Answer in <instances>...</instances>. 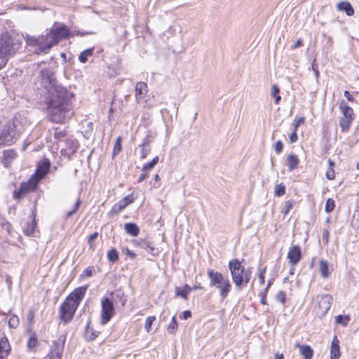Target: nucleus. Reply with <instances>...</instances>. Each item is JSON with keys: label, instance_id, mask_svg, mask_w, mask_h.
Here are the masks:
<instances>
[{"label": "nucleus", "instance_id": "obj_1", "mask_svg": "<svg viewBox=\"0 0 359 359\" xmlns=\"http://www.w3.org/2000/svg\"><path fill=\"white\" fill-rule=\"evenodd\" d=\"M39 79L48 93L46 103L49 120L57 123L69 120L73 114L74 93L57 83L50 68L42 69Z\"/></svg>", "mask_w": 359, "mask_h": 359}, {"label": "nucleus", "instance_id": "obj_2", "mask_svg": "<svg viewBox=\"0 0 359 359\" xmlns=\"http://www.w3.org/2000/svg\"><path fill=\"white\" fill-rule=\"evenodd\" d=\"M50 161L46 159L40 162L34 175L25 182H22L18 191L13 193L14 198H20L23 195L29 191H34L39 182L48 173L50 169Z\"/></svg>", "mask_w": 359, "mask_h": 359}, {"label": "nucleus", "instance_id": "obj_3", "mask_svg": "<svg viewBox=\"0 0 359 359\" xmlns=\"http://www.w3.org/2000/svg\"><path fill=\"white\" fill-rule=\"evenodd\" d=\"M228 268L236 287L238 290H242L250 281L251 269L250 268L245 269L241 262L237 259L230 260L228 263Z\"/></svg>", "mask_w": 359, "mask_h": 359}, {"label": "nucleus", "instance_id": "obj_4", "mask_svg": "<svg viewBox=\"0 0 359 359\" xmlns=\"http://www.w3.org/2000/svg\"><path fill=\"white\" fill-rule=\"evenodd\" d=\"M25 41L27 46H37L34 51L37 54L46 53L53 46L57 44L56 36L50 31L46 35L39 36L27 35Z\"/></svg>", "mask_w": 359, "mask_h": 359}, {"label": "nucleus", "instance_id": "obj_5", "mask_svg": "<svg viewBox=\"0 0 359 359\" xmlns=\"http://www.w3.org/2000/svg\"><path fill=\"white\" fill-rule=\"evenodd\" d=\"M207 274L210 280V286L217 289L220 297L224 299L231 290V284L228 277L212 269H208Z\"/></svg>", "mask_w": 359, "mask_h": 359}, {"label": "nucleus", "instance_id": "obj_6", "mask_svg": "<svg viewBox=\"0 0 359 359\" xmlns=\"http://www.w3.org/2000/svg\"><path fill=\"white\" fill-rule=\"evenodd\" d=\"M22 126L18 120L9 121L1 130L0 145H11L14 143L22 132Z\"/></svg>", "mask_w": 359, "mask_h": 359}, {"label": "nucleus", "instance_id": "obj_7", "mask_svg": "<svg viewBox=\"0 0 359 359\" xmlns=\"http://www.w3.org/2000/svg\"><path fill=\"white\" fill-rule=\"evenodd\" d=\"M20 48V43L18 39L8 34L4 35L0 39V59L5 63L8 56L15 54Z\"/></svg>", "mask_w": 359, "mask_h": 359}, {"label": "nucleus", "instance_id": "obj_8", "mask_svg": "<svg viewBox=\"0 0 359 359\" xmlns=\"http://www.w3.org/2000/svg\"><path fill=\"white\" fill-rule=\"evenodd\" d=\"M101 323L107 324L114 314L115 309L114 302L108 297H104L101 301Z\"/></svg>", "mask_w": 359, "mask_h": 359}, {"label": "nucleus", "instance_id": "obj_9", "mask_svg": "<svg viewBox=\"0 0 359 359\" xmlns=\"http://www.w3.org/2000/svg\"><path fill=\"white\" fill-rule=\"evenodd\" d=\"M78 308V304L71 303L66 300L61 304L60 309V317L65 324L69 323L74 315Z\"/></svg>", "mask_w": 359, "mask_h": 359}, {"label": "nucleus", "instance_id": "obj_10", "mask_svg": "<svg viewBox=\"0 0 359 359\" xmlns=\"http://www.w3.org/2000/svg\"><path fill=\"white\" fill-rule=\"evenodd\" d=\"M66 337L61 335L57 340L53 341L50 352L48 355L49 359H61L65 348Z\"/></svg>", "mask_w": 359, "mask_h": 359}, {"label": "nucleus", "instance_id": "obj_11", "mask_svg": "<svg viewBox=\"0 0 359 359\" xmlns=\"http://www.w3.org/2000/svg\"><path fill=\"white\" fill-rule=\"evenodd\" d=\"M88 286H82L76 288L67 298L66 300H69L71 303L78 304V306L80 304V302L83 299Z\"/></svg>", "mask_w": 359, "mask_h": 359}, {"label": "nucleus", "instance_id": "obj_12", "mask_svg": "<svg viewBox=\"0 0 359 359\" xmlns=\"http://www.w3.org/2000/svg\"><path fill=\"white\" fill-rule=\"evenodd\" d=\"M316 299L318 302L319 309L322 313H326L330 309L332 303V297L330 294L318 296Z\"/></svg>", "mask_w": 359, "mask_h": 359}, {"label": "nucleus", "instance_id": "obj_13", "mask_svg": "<svg viewBox=\"0 0 359 359\" xmlns=\"http://www.w3.org/2000/svg\"><path fill=\"white\" fill-rule=\"evenodd\" d=\"M134 201L133 195H128L115 203L111 210V212L117 214L126 208L129 204Z\"/></svg>", "mask_w": 359, "mask_h": 359}, {"label": "nucleus", "instance_id": "obj_14", "mask_svg": "<svg viewBox=\"0 0 359 359\" xmlns=\"http://www.w3.org/2000/svg\"><path fill=\"white\" fill-rule=\"evenodd\" d=\"M287 258L292 265L297 264L302 258V251L299 246H292L287 253Z\"/></svg>", "mask_w": 359, "mask_h": 359}, {"label": "nucleus", "instance_id": "obj_15", "mask_svg": "<svg viewBox=\"0 0 359 359\" xmlns=\"http://www.w3.org/2000/svg\"><path fill=\"white\" fill-rule=\"evenodd\" d=\"M50 32L55 34L57 39V43L60 40L67 38L70 34L69 29L65 25L57 27L54 29H52Z\"/></svg>", "mask_w": 359, "mask_h": 359}, {"label": "nucleus", "instance_id": "obj_16", "mask_svg": "<svg viewBox=\"0 0 359 359\" xmlns=\"http://www.w3.org/2000/svg\"><path fill=\"white\" fill-rule=\"evenodd\" d=\"M11 350L8 338L4 336L0 340V358L4 359L10 353Z\"/></svg>", "mask_w": 359, "mask_h": 359}, {"label": "nucleus", "instance_id": "obj_17", "mask_svg": "<svg viewBox=\"0 0 359 359\" xmlns=\"http://www.w3.org/2000/svg\"><path fill=\"white\" fill-rule=\"evenodd\" d=\"M151 136L150 134H148L147 137L143 139L142 144L140 145L141 147L140 158L142 159H144L150 152V143L151 142Z\"/></svg>", "mask_w": 359, "mask_h": 359}, {"label": "nucleus", "instance_id": "obj_18", "mask_svg": "<svg viewBox=\"0 0 359 359\" xmlns=\"http://www.w3.org/2000/svg\"><path fill=\"white\" fill-rule=\"evenodd\" d=\"M295 347L299 348V353L304 359H312L313 356V350L310 346L301 345L299 343H296Z\"/></svg>", "mask_w": 359, "mask_h": 359}, {"label": "nucleus", "instance_id": "obj_19", "mask_svg": "<svg viewBox=\"0 0 359 359\" xmlns=\"http://www.w3.org/2000/svg\"><path fill=\"white\" fill-rule=\"evenodd\" d=\"M339 341L337 336H334L330 346V359H339Z\"/></svg>", "mask_w": 359, "mask_h": 359}, {"label": "nucleus", "instance_id": "obj_20", "mask_svg": "<svg viewBox=\"0 0 359 359\" xmlns=\"http://www.w3.org/2000/svg\"><path fill=\"white\" fill-rule=\"evenodd\" d=\"M147 85L144 82H137L135 86V96L138 101L147 93Z\"/></svg>", "mask_w": 359, "mask_h": 359}, {"label": "nucleus", "instance_id": "obj_21", "mask_svg": "<svg viewBox=\"0 0 359 359\" xmlns=\"http://www.w3.org/2000/svg\"><path fill=\"white\" fill-rule=\"evenodd\" d=\"M337 8L339 11L345 12L348 16H352L354 14V9L353 6L347 1L338 3Z\"/></svg>", "mask_w": 359, "mask_h": 359}, {"label": "nucleus", "instance_id": "obj_22", "mask_svg": "<svg viewBox=\"0 0 359 359\" xmlns=\"http://www.w3.org/2000/svg\"><path fill=\"white\" fill-rule=\"evenodd\" d=\"M299 163V160L297 155L294 154H290L286 158V164L290 171H292L296 169Z\"/></svg>", "mask_w": 359, "mask_h": 359}, {"label": "nucleus", "instance_id": "obj_23", "mask_svg": "<svg viewBox=\"0 0 359 359\" xmlns=\"http://www.w3.org/2000/svg\"><path fill=\"white\" fill-rule=\"evenodd\" d=\"M124 229L128 234L133 236H137L140 233V229L137 225L132 222L125 224Z\"/></svg>", "mask_w": 359, "mask_h": 359}, {"label": "nucleus", "instance_id": "obj_24", "mask_svg": "<svg viewBox=\"0 0 359 359\" xmlns=\"http://www.w3.org/2000/svg\"><path fill=\"white\" fill-rule=\"evenodd\" d=\"M319 271L324 278L330 276L329 263L327 261L321 259L319 264Z\"/></svg>", "mask_w": 359, "mask_h": 359}, {"label": "nucleus", "instance_id": "obj_25", "mask_svg": "<svg viewBox=\"0 0 359 359\" xmlns=\"http://www.w3.org/2000/svg\"><path fill=\"white\" fill-rule=\"evenodd\" d=\"M99 334V332L94 330L90 327V322L86 325L85 330V337L88 341H93L95 339Z\"/></svg>", "mask_w": 359, "mask_h": 359}, {"label": "nucleus", "instance_id": "obj_26", "mask_svg": "<svg viewBox=\"0 0 359 359\" xmlns=\"http://www.w3.org/2000/svg\"><path fill=\"white\" fill-rule=\"evenodd\" d=\"M191 292V287L185 284L182 288L177 287L175 290V294L182 297L184 300L188 299V294Z\"/></svg>", "mask_w": 359, "mask_h": 359}, {"label": "nucleus", "instance_id": "obj_27", "mask_svg": "<svg viewBox=\"0 0 359 359\" xmlns=\"http://www.w3.org/2000/svg\"><path fill=\"white\" fill-rule=\"evenodd\" d=\"M139 245L144 249L145 250H147L148 252H149L151 255H152L153 256H156L158 254L159 251L158 250V248H156L154 247H153L152 245H151V244L147 241H142Z\"/></svg>", "mask_w": 359, "mask_h": 359}, {"label": "nucleus", "instance_id": "obj_28", "mask_svg": "<svg viewBox=\"0 0 359 359\" xmlns=\"http://www.w3.org/2000/svg\"><path fill=\"white\" fill-rule=\"evenodd\" d=\"M340 109L343 113V116L353 118V110L351 107H348L344 101L340 103Z\"/></svg>", "mask_w": 359, "mask_h": 359}, {"label": "nucleus", "instance_id": "obj_29", "mask_svg": "<svg viewBox=\"0 0 359 359\" xmlns=\"http://www.w3.org/2000/svg\"><path fill=\"white\" fill-rule=\"evenodd\" d=\"M38 338L35 332H32L27 340V346L29 351H32L38 345Z\"/></svg>", "mask_w": 359, "mask_h": 359}, {"label": "nucleus", "instance_id": "obj_30", "mask_svg": "<svg viewBox=\"0 0 359 359\" xmlns=\"http://www.w3.org/2000/svg\"><path fill=\"white\" fill-rule=\"evenodd\" d=\"M353 118L343 116L340 119L339 126L341 128L342 132H346L348 130Z\"/></svg>", "mask_w": 359, "mask_h": 359}, {"label": "nucleus", "instance_id": "obj_31", "mask_svg": "<svg viewBox=\"0 0 359 359\" xmlns=\"http://www.w3.org/2000/svg\"><path fill=\"white\" fill-rule=\"evenodd\" d=\"M66 135L67 132L65 128L57 127L54 129L53 136L55 140L61 141L66 137Z\"/></svg>", "mask_w": 359, "mask_h": 359}, {"label": "nucleus", "instance_id": "obj_32", "mask_svg": "<svg viewBox=\"0 0 359 359\" xmlns=\"http://www.w3.org/2000/svg\"><path fill=\"white\" fill-rule=\"evenodd\" d=\"M93 48H88L83 52H81L79 57V60L81 63H85L88 60V57L91 56L93 53Z\"/></svg>", "mask_w": 359, "mask_h": 359}, {"label": "nucleus", "instance_id": "obj_33", "mask_svg": "<svg viewBox=\"0 0 359 359\" xmlns=\"http://www.w3.org/2000/svg\"><path fill=\"white\" fill-rule=\"evenodd\" d=\"M107 259L109 262L114 263L119 259L118 251L115 248H111L107 252Z\"/></svg>", "mask_w": 359, "mask_h": 359}, {"label": "nucleus", "instance_id": "obj_34", "mask_svg": "<svg viewBox=\"0 0 359 359\" xmlns=\"http://www.w3.org/2000/svg\"><path fill=\"white\" fill-rule=\"evenodd\" d=\"M280 89L278 86L276 84H273L271 87V95L275 98V103L278 104L281 100V97L279 95Z\"/></svg>", "mask_w": 359, "mask_h": 359}, {"label": "nucleus", "instance_id": "obj_35", "mask_svg": "<svg viewBox=\"0 0 359 359\" xmlns=\"http://www.w3.org/2000/svg\"><path fill=\"white\" fill-rule=\"evenodd\" d=\"M178 327V324L176 320V317L173 316L172 318L171 322L167 327V331L170 334H174L177 331Z\"/></svg>", "mask_w": 359, "mask_h": 359}, {"label": "nucleus", "instance_id": "obj_36", "mask_svg": "<svg viewBox=\"0 0 359 359\" xmlns=\"http://www.w3.org/2000/svg\"><path fill=\"white\" fill-rule=\"evenodd\" d=\"M159 160L158 156H155L151 162L144 165L142 168V172L149 171L154 168V167L158 163Z\"/></svg>", "mask_w": 359, "mask_h": 359}, {"label": "nucleus", "instance_id": "obj_37", "mask_svg": "<svg viewBox=\"0 0 359 359\" xmlns=\"http://www.w3.org/2000/svg\"><path fill=\"white\" fill-rule=\"evenodd\" d=\"M350 318L348 316L339 315L336 317V323L346 327L348 325Z\"/></svg>", "mask_w": 359, "mask_h": 359}, {"label": "nucleus", "instance_id": "obj_38", "mask_svg": "<svg viewBox=\"0 0 359 359\" xmlns=\"http://www.w3.org/2000/svg\"><path fill=\"white\" fill-rule=\"evenodd\" d=\"M1 226L4 230H5L8 234H12V226L11 224L4 219H2L0 222Z\"/></svg>", "mask_w": 359, "mask_h": 359}, {"label": "nucleus", "instance_id": "obj_39", "mask_svg": "<svg viewBox=\"0 0 359 359\" xmlns=\"http://www.w3.org/2000/svg\"><path fill=\"white\" fill-rule=\"evenodd\" d=\"M121 137H118L114 146L113 155H117L122 149L121 147Z\"/></svg>", "mask_w": 359, "mask_h": 359}, {"label": "nucleus", "instance_id": "obj_40", "mask_svg": "<svg viewBox=\"0 0 359 359\" xmlns=\"http://www.w3.org/2000/svg\"><path fill=\"white\" fill-rule=\"evenodd\" d=\"M8 323V326L11 328L18 327L19 325V323H20L18 317L15 315H13V316H11L9 318Z\"/></svg>", "mask_w": 359, "mask_h": 359}, {"label": "nucleus", "instance_id": "obj_41", "mask_svg": "<svg viewBox=\"0 0 359 359\" xmlns=\"http://www.w3.org/2000/svg\"><path fill=\"white\" fill-rule=\"evenodd\" d=\"M294 205V201L292 200L287 201L285 203V205L281 211V212L286 215L288 214V212L290 211V210L292 208Z\"/></svg>", "mask_w": 359, "mask_h": 359}, {"label": "nucleus", "instance_id": "obj_42", "mask_svg": "<svg viewBox=\"0 0 359 359\" xmlns=\"http://www.w3.org/2000/svg\"><path fill=\"white\" fill-rule=\"evenodd\" d=\"M285 193V186L280 183L278 185H276L275 188V195L277 196H281L284 195Z\"/></svg>", "mask_w": 359, "mask_h": 359}, {"label": "nucleus", "instance_id": "obj_43", "mask_svg": "<svg viewBox=\"0 0 359 359\" xmlns=\"http://www.w3.org/2000/svg\"><path fill=\"white\" fill-rule=\"evenodd\" d=\"M334 206H335V204H334V200L332 198H328L326 201V203H325V212H327L328 213L331 212L334 210Z\"/></svg>", "mask_w": 359, "mask_h": 359}, {"label": "nucleus", "instance_id": "obj_44", "mask_svg": "<svg viewBox=\"0 0 359 359\" xmlns=\"http://www.w3.org/2000/svg\"><path fill=\"white\" fill-rule=\"evenodd\" d=\"M36 226V222L34 219H33L30 224H28L27 227L25 229V233L30 236L34 233V229Z\"/></svg>", "mask_w": 359, "mask_h": 359}, {"label": "nucleus", "instance_id": "obj_45", "mask_svg": "<svg viewBox=\"0 0 359 359\" xmlns=\"http://www.w3.org/2000/svg\"><path fill=\"white\" fill-rule=\"evenodd\" d=\"M156 318L155 316H149L146 319L144 328L147 330V332H149L151 326L153 323V322L155 320Z\"/></svg>", "mask_w": 359, "mask_h": 359}, {"label": "nucleus", "instance_id": "obj_46", "mask_svg": "<svg viewBox=\"0 0 359 359\" xmlns=\"http://www.w3.org/2000/svg\"><path fill=\"white\" fill-rule=\"evenodd\" d=\"M276 301L281 302L283 304H285L286 301L285 292L283 291H279L276 296Z\"/></svg>", "mask_w": 359, "mask_h": 359}, {"label": "nucleus", "instance_id": "obj_47", "mask_svg": "<svg viewBox=\"0 0 359 359\" xmlns=\"http://www.w3.org/2000/svg\"><path fill=\"white\" fill-rule=\"evenodd\" d=\"M80 204H81V201L79 199H78L76 201V202L75 203L73 209L70 211L67 212L66 217L68 218V217H71L73 214H74L77 211L79 207L80 206Z\"/></svg>", "mask_w": 359, "mask_h": 359}, {"label": "nucleus", "instance_id": "obj_48", "mask_svg": "<svg viewBox=\"0 0 359 359\" xmlns=\"http://www.w3.org/2000/svg\"><path fill=\"white\" fill-rule=\"evenodd\" d=\"M95 272V269L93 266H88L87 267L83 273L81 274L82 277H90L93 275Z\"/></svg>", "mask_w": 359, "mask_h": 359}, {"label": "nucleus", "instance_id": "obj_49", "mask_svg": "<svg viewBox=\"0 0 359 359\" xmlns=\"http://www.w3.org/2000/svg\"><path fill=\"white\" fill-rule=\"evenodd\" d=\"M283 149V144L280 140H278L274 144V149L277 154H280Z\"/></svg>", "mask_w": 359, "mask_h": 359}, {"label": "nucleus", "instance_id": "obj_50", "mask_svg": "<svg viewBox=\"0 0 359 359\" xmlns=\"http://www.w3.org/2000/svg\"><path fill=\"white\" fill-rule=\"evenodd\" d=\"M329 234H330L329 231H328L327 229H325L323 230V236H322V238H323V241H324V243H325V244H327V243H328V241H329Z\"/></svg>", "mask_w": 359, "mask_h": 359}, {"label": "nucleus", "instance_id": "obj_51", "mask_svg": "<svg viewBox=\"0 0 359 359\" xmlns=\"http://www.w3.org/2000/svg\"><path fill=\"white\" fill-rule=\"evenodd\" d=\"M125 254L133 259H135L136 258V254L133 251L128 249V248L125 249Z\"/></svg>", "mask_w": 359, "mask_h": 359}, {"label": "nucleus", "instance_id": "obj_52", "mask_svg": "<svg viewBox=\"0 0 359 359\" xmlns=\"http://www.w3.org/2000/svg\"><path fill=\"white\" fill-rule=\"evenodd\" d=\"M4 156L6 158H14L15 153L13 151H6L4 153Z\"/></svg>", "mask_w": 359, "mask_h": 359}, {"label": "nucleus", "instance_id": "obj_53", "mask_svg": "<svg viewBox=\"0 0 359 359\" xmlns=\"http://www.w3.org/2000/svg\"><path fill=\"white\" fill-rule=\"evenodd\" d=\"M272 284H273V279H271V280H269L268 281V284H267L266 287L264 288V290L262 292H261L260 293L263 294V295H264V294H266H266H267V292H268V291H269V288H270V287H271V285Z\"/></svg>", "mask_w": 359, "mask_h": 359}, {"label": "nucleus", "instance_id": "obj_54", "mask_svg": "<svg viewBox=\"0 0 359 359\" xmlns=\"http://www.w3.org/2000/svg\"><path fill=\"white\" fill-rule=\"evenodd\" d=\"M326 177L328 180H333L335 177L334 171L332 169L327 170L326 172Z\"/></svg>", "mask_w": 359, "mask_h": 359}, {"label": "nucleus", "instance_id": "obj_55", "mask_svg": "<svg viewBox=\"0 0 359 359\" xmlns=\"http://www.w3.org/2000/svg\"><path fill=\"white\" fill-rule=\"evenodd\" d=\"M344 95L349 102H353L355 100L353 97L350 94V93L348 90H345Z\"/></svg>", "mask_w": 359, "mask_h": 359}, {"label": "nucleus", "instance_id": "obj_56", "mask_svg": "<svg viewBox=\"0 0 359 359\" xmlns=\"http://www.w3.org/2000/svg\"><path fill=\"white\" fill-rule=\"evenodd\" d=\"M302 44H303V41H302V39H299L293 44L292 48L293 49H295V48H297L302 46Z\"/></svg>", "mask_w": 359, "mask_h": 359}, {"label": "nucleus", "instance_id": "obj_57", "mask_svg": "<svg viewBox=\"0 0 359 359\" xmlns=\"http://www.w3.org/2000/svg\"><path fill=\"white\" fill-rule=\"evenodd\" d=\"M97 236H98V233L97 232H95L93 234H91L88 237V243H93L94 241V240H95L97 238Z\"/></svg>", "mask_w": 359, "mask_h": 359}, {"label": "nucleus", "instance_id": "obj_58", "mask_svg": "<svg viewBox=\"0 0 359 359\" xmlns=\"http://www.w3.org/2000/svg\"><path fill=\"white\" fill-rule=\"evenodd\" d=\"M290 140L292 143L297 142V135L296 132H293L292 133H291V135H290Z\"/></svg>", "mask_w": 359, "mask_h": 359}, {"label": "nucleus", "instance_id": "obj_59", "mask_svg": "<svg viewBox=\"0 0 359 359\" xmlns=\"http://www.w3.org/2000/svg\"><path fill=\"white\" fill-rule=\"evenodd\" d=\"M147 172L148 171L142 172V175L140 176L138 179V182H142L147 177Z\"/></svg>", "mask_w": 359, "mask_h": 359}, {"label": "nucleus", "instance_id": "obj_60", "mask_svg": "<svg viewBox=\"0 0 359 359\" xmlns=\"http://www.w3.org/2000/svg\"><path fill=\"white\" fill-rule=\"evenodd\" d=\"M191 316V312L190 311H184L183 313H182V318L184 319H188L189 318H190Z\"/></svg>", "mask_w": 359, "mask_h": 359}, {"label": "nucleus", "instance_id": "obj_61", "mask_svg": "<svg viewBox=\"0 0 359 359\" xmlns=\"http://www.w3.org/2000/svg\"><path fill=\"white\" fill-rule=\"evenodd\" d=\"M259 281L261 285H264L265 283V278L264 275L263 274H259L258 276Z\"/></svg>", "mask_w": 359, "mask_h": 359}, {"label": "nucleus", "instance_id": "obj_62", "mask_svg": "<svg viewBox=\"0 0 359 359\" xmlns=\"http://www.w3.org/2000/svg\"><path fill=\"white\" fill-rule=\"evenodd\" d=\"M259 297H261V303L262 304H266V294L263 295V294L260 293Z\"/></svg>", "mask_w": 359, "mask_h": 359}, {"label": "nucleus", "instance_id": "obj_63", "mask_svg": "<svg viewBox=\"0 0 359 359\" xmlns=\"http://www.w3.org/2000/svg\"><path fill=\"white\" fill-rule=\"evenodd\" d=\"M201 289H202L201 284L195 285L194 286L191 287V291Z\"/></svg>", "mask_w": 359, "mask_h": 359}, {"label": "nucleus", "instance_id": "obj_64", "mask_svg": "<svg viewBox=\"0 0 359 359\" xmlns=\"http://www.w3.org/2000/svg\"><path fill=\"white\" fill-rule=\"evenodd\" d=\"M274 359H284V355L282 353L281 354L276 353L275 355Z\"/></svg>", "mask_w": 359, "mask_h": 359}]
</instances>
